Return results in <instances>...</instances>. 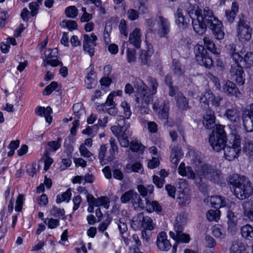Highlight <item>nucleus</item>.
Returning a JSON list of instances; mask_svg holds the SVG:
<instances>
[{
    "instance_id": "obj_13",
    "label": "nucleus",
    "mask_w": 253,
    "mask_h": 253,
    "mask_svg": "<svg viewBox=\"0 0 253 253\" xmlns=\"http://www.w3.org/2000/svg\"><path fill=\"white\" fill-rule=\"evenodd\" d=\"M158 27V34L162 37H166L170 32V23L168 20L162 16H158L156 18Z\"/></svg>"
},
{
    "instance_id": "obj_3",
    "label": "nucleus",
    "mask_w": 253,
    "mask_h": 253,
    "mask_svg": "<svg viewBox=\"0 0 253 253\" xmlns=\"http://www.w3.org/2000/svg\"><path fill=\"white\" fill-rule=\"evenodd\" d=\"M211 10L209 7H206L203 10L200 9L196 5H190L187 10L189 17L192 19V23L194 31L202 35L205 33V24H204L205 18L207 13L206 11Z\"/></svg>"
},
{
    "instance_id": "obj_7",
    "label": "nucleus",
    "mask_w": 253,
    "mask_h": 253,
    "mask_svg": "<svg viewBox=\"0 0 253 253\" xmlns=\"http://www.w3.org/2000/svg\"><path fill=\"white\" fill-rule=\"evenodd\" d=\"M239 40L242 42L249 41L252 37V28L250 23L244 17H240L237 25Z\"/></svg>"
},
{
    "instance_id": "obj_18",
    "label": "nucleus",
    "mask_w": 253,
    "mask_h": 253,
    "mask_svg": "<svg viewBox=\"0 0 253 253\" xmlns=\"http://www.w3.org/2000/svg\"><path fill=\"white\" fill-rule=\"evenodd\" d=\"M202 122L203 126L206 129H211L214 126L216 127L215 116L214 112L211 110L207 111L203 115Z\"/></svg>"
},
{
    "instance_id": "obj_55",
    "label": "nucleus",
    "mask_w": 253,
    "mask_h": 253,
    "mask_svg": "<svg viewBox=\"0 0 253 253\" xmlns=\"http://www.w3.org/2000/svg\"><path fill=\"white\" fill-rule=\"evenodd\" d=\"M62 139L60 137L57 138L56 141H51L48 142L47 146L49 147V150L51 152H55L61 147Z\"/></svg>"
},
{
    "instance_id": "obj_56",
    "label": "nucleus",
    "mask_w": 253,
    "mask_h": 253,
    "mask_svg": "<svg viewBox=\"0 0 253 253\" xmlns=\"http://www.w3.org/2000/svg\"><path fill=\"white\" fill-rule=\"evenodd\" d=\"M65 12L67 17L74 18L78 15V10L75 6H70L66 8Z\"/></svg>"
},
{
    "instance_id": "obj_28",
    "label": "nucleus",
    "mask_w": 253,
    "mask_h": 253,
    "mask_svg": "<svg viewBox=\"0 0 253 253\" xmlns=\"http://www.w3.org/2000/svg\"><path fill=\"white\" fill-rule=\"evenodd\" d=\"M52 109L50 107L45 108L44 107H38L35 110V113L37 115L45 117L46 122L50 124L52 121V118L50 117V114L52 113Z\"/></svg>"
},
{
    "instance_id": "obj_37",
    "label": "nucleus",
    "mask_w": 253,
    "mask_h": 253,
    "mask_svg": "<svg viewBox=\"0 0 253 253\" xmlns=\"http://www.w3.org/2000/svg\"><path fill=\"white\" fill-rule=\"evenodd\" d=\"M225 233L224 228L220 224L215 225L212 228V234L216 238L224 239L225 237Z\"/></svg>"
},
{
    "instance_id": "obj_6",
    "label": "nucleus",
    "mask_w": 253,
    "mask_h": 253,
    "mask_svg": "<svg viewBox=\"0 0 253 253\" xmlns=\"http://www.w3.org/2000/svg\"><path fill=\"white\" fill-rule=\"evenodd\" d=\"M229 142L232 146H228L224 149V156L228 161H232L236 158L241 151V140L239 135L232 134Z\"/></svg>"
},
{
    "instance_id": "obj_36",
    "label": "nucleus",
    "mask_w": 253,
    "mask_h": 253,
    "mask_svg": "<svg viewBox=\"0 0 253 253\" xmlns=\"http://www.w3.org/2000/svg\"><path fill=\"white\" fill-rule=\"evenodd\" d=\"M182 157V154L180 149L178 147L172 148L170 155V161L174 167H176L179 162V160Z\"/></svg>"
},
{
    "instance_id": "obj_60",
    "label": "nucleus",
    "mask_w": 253,
    "mask_h": 253,
    "mask_svg": "<svg viewBox=\"0 0 253 253\" xmlns=\"http://www.w3.org/2000/svg\"><path fill=\"white\" fill-rule=\"evenodd\" d=\"M62 27H67L70 31L77 28V24L76 21L72 20H63L61 23Z\"/></svg>"
},
{
    "instance_id": "obj_27",
    "label": "nucleus",
    "mask_w": 253,
    "mask_h": 253,
    "mask_svg": "<svg viewBox=\"0 0 253 253\" xmlns=\"http://www.w3.org/2000/svg\"><path fill=\"white\" fill-rule=\"evenodd\" d=\"M206 200L210 201L211 207L216 209L223 207L226 206V202L224 198L220 196H213L208 198H207Z\"/></svg>"
},
{
    "instance_id": "obj_39",
    "label": "nucleus",
    "mask_w": 253,
    "mask_h": 253,
    "mask_svg": "<svg viewBox=\"0 0 253 253\" xmlns=\"http://www.w3.org/2000/svg\"><path fill=\"white\" fill-rule=\"evenodd\" d=\"M73 111L75 115L74 119H80L85 115V110L82 103L75 104L73 107Z\"/></svg>"
},
{
    "instance_id": "obj_34",
    "label": "nucleus",
    "mask_w": 253,
    "mask_h": 253,
    "mask_svg": "<svg viewBox=\"0 0 253 253\" xmlns=\"http://www.w3.org/2000/svg\"><path fill=\"white\" fill-rule=\"evenodd\" d=\"M131 204L134 209H144L146 208V203L142 200L139 195L135 191L131 201Z\"/></svg>"
},
{
    "instance_id": "obj_25",
    "label": "nucleus",
    "mask_w": 253,
    "mask_h": 253,
    "mask_svg": "<svg viewBox=\"0 0 253 253\" xmlns=\"http://www.w3.org/2000/svg\"><path fill=\"white\" fill-rule=\"evenodd\" d=\"M227 50L231 58L234 62H241L243 57L240 55L237 49V45L234 43H231L226 46Z\"/></svg>"
},
{
    "instance_id": "obj_16",
    "label": "nucleus",
    "mask_w": 253,
    "mask_h": 253,
    "mask_svg": "<svg viewBox=\"0 0 253 253\" xmlns=\"http://www.w3.org/2000/svg\"><path fill=\"white\" fill-rule=\"evenodd\" d=\"M222 91L228 96H235L239 97L241 94L236 84L230 81H225L222 86Z\"/></svg>"
},
{
    "instance_id": "obj_64",
    "label": "nucleus",
    "mask_w": 253,
    "mask_h": 253,
    "mask_svg": "<svg viewBox=\"0 0 253 253\" xmlns=\"http://www.w3.org/2000/svg\"><path fill=\"white\" fill-rule=\"evenodd\" d=\"M243 151L247 155H251L253 152V144L251 141H247L243 146Z\"/></svg>"
},
{
    "instance_id": "obj_8",
    "label": "nucleus",
    "mask_w": 253,
    "mask_h": 253,
    "mask_svg": "<svg viewBox=\"0 0 253 253\" xmlns=\"http://www.w3.org/2000/svg\"><path fill=\"white\" fill-rule=\"evenodd\" d=\"M194 52L199 64L208 68L212 66L213 60L211 56L203 46L200 44L196 45L194 48Z\"/></svg>"
},
{
    "instance_id": "obj_38",
    "label": "nucleus",
    "mask_w": 253,
    "mask_h": 253,
    "mask_svg": "<svg viewBox=\"0 0 253 253\" xmlns=\"http://www.w3.org/2000/svg\"><path fill=\"white\" fill-rule=\"evenodd\" d=\"M110 148L109 150V160L113 161L118 154V147L116 144L115 139L111 137L109 140Z\"/></svg>"
},
{
    "instance_id": "obj_9",
    "label": "nucleus",
    "mask_w": 253,
    "mask_h": 253,
    "mask_svg": "<svg viewBox=\"0 0 253 253\" xmlns=\"http://www.w3.org/2000/svg\"><path fill=\"white\" fill-rule=\"evenodd\" d=\"M131 226L134 230H139L142 228L152 230L154 228L152 219L148 216H144L142 213H139L133 217Z\"/></svg>"
},
{
    "instance_id": "obj_15",
    "label": "nucleus",
    "mask_w": 253,
    "mask_h": 253,
    "mask_svg": "<svg viewBox=\"0 0 253 253\" xmlns=\"http://www.w3.org/2000/svg\"><path fill=\"white\" fill-rule=\"evenodd\" d=\"M241 112L236 107H232L225 110L223 117L232 124H237L240 122Z\"/></svg>"
},
{
    "instance_id": "obj_23",
    "label": "nucleus",
    "mask_w": 253,
    "mask_h": 253,
    "mask_svg": "<svg viewBox=\"0 0 253 253\" xmlns=\"http://www.w3.org/2000/svg\"><path fill=\"white\" fill-rule=\"evenodd\" d=\"M108 149L107 144H103L100 145L98 150V159L101 165H105L112 161L109 159V153L107 155L106 152Z\"/></svg>"
},
{
    "instance_id": "obj_19",
    "label": "nucleus",
    "mask_w": 253,
    "mask_h": 253,
    "mask_svg": "<svg viewBox=\"0 0 253 253\" xmlns=\"http://www.w3.org/2000/svg\"><path fill=\"white\" fill-rule=\"evenodd\" d=\"M157 246L159 250L162 251H167L171 247L167 236L165 232L159 233L157 236Z\"/></svg>"
},
{
    "instance_id": "obj_57",
    "label": "nucleus",
    "mask_w": 253,
    "mask_h": 253,
    "mask_svg": "<svg viewBox=\"0 0 253 253\" xmlns=\"http://www.w3.org/2000/svg\"><path fill=\"white\" fill-rule=\"evenodd\" d=\"M183 229L175 230V232H177V242H181L183 243H188L190 241V237L189 235L185 234L182 233Z\"/></svg>"
},
{
    "instance_id": "obj_35",
    "label": "nucleus",
    "mask_w": 253,
    "mask_h": 253,
    "mask_svg": "<svg viewBox=\"0 0 253 253\" xmlns=\"http://www.w3.org/2000/svg\"><path fill=\"white\" fill-rule=\"evenodd\" d=\"M238 11V5L237 3L233 2L231 10H228L225 11V16L227 20L232 23L235 18L236 13Z\"/></svg>"
},
{
    "instance_id": "obj_30",
    "label": "nucleus",
    "mask_w": 253,
    "mask_h": 253,
    "mask_svg": "<svg viewBox=\"0 0 253 253\" xmlns=\"http://www.w3.org/2000/svg\"><path fill=\"white\" fill-rule=\"evenodd\" d=\"M230 253H247L246 245L241 241H235L232 244Z\"/></svg>"
},
{
    "instance_id": "obj_54",
    "label": "nucleus",
    "mask_w": 253,
    "mask_h": 253,
    "mask_svg": "<svg viewBox=\"0 0 253 253\" xmlns=\"http://www.w3.org/2000/svg\"><path fill=\"white\" fill-rule=\"evenodd\" d=\"M246 67H250L253 66V52H247L243 57L242 61Z\"/></svg>"
},
{
    "instance_id": "obj_33",
    "label": "nucleus",
    "mask_w": 253,
    "mask_h": 253,
    "mask_svg": "<svg viewBox=\"0 0 253 253\" xmlns=\"http://www.w3.org/2000/svg\"><path fill=\"white\" fill-rule=\"evenodd\" d=\"M243 207L245 215L253 222V201L249 200L245 202Z\"/></svg>"
},
{
    "instance_id": "obj_43",
    "label": "nucleus",
    "mask_w": 253,
    "mask_h": 253,
    "mask_svg": "<svg viewBox=\"0 0 253 253\" xmlns=\"http://www.w3.org/2000/svg\"><path fill=\"white\" fill-rule=\"evenodd\" d=\"M205 46L207 48L213 53H218V50L215 47V44L211 39L209 37H205L203 39Z\"/></svg>"
},
{
    "instance_id": "obj_40",
    "label": "nucleus",
    "mask_w": 253,
    "mask_h": 253,
    "mask_svg": "<svg viewBox=\"0 0 253 253\" xmlns=\"http://www.w3.org/2000/svg\"><path fill=\"white\" fill-rule=\"evenodd\" d=\"M146 209L149 212L156 211L157 212H160L162 211V208L157 201H146Z\"/></svg>"
},
{
    "instance_id": "obj_51",
    "label": "nucleus",
    "mask_w": 253,
    "mask_h": 253,
    "mask_svg": "<svg viewBox=\"0 0 253 253\" xmlns=\"http://www.w3.org/2000/svg\"><path fill=\"white\" fill-rule=\"evenodd\" d=\"M115 223L118 225L121 234H124L127 230V227L124 218H117L114 219Z\"/></svg>"
},
{
    "instance_id": "obj_20",
    "label": "nucleus",
    "mask_w": 253,
    "mask_h": 253,
    "mask_svg": "<svg viewBox=\"0 0 253 253\" xmlns=\"http://www.w3.org/2000/svg\"><path fill=\"white\" fill-rule=\"evenodd\" d=\"M142 35L141 31L138 28H135L129 36L128 42L135 47L138 48L140 47Z\"/></svg>"
},
{
    "instance_id": "obj_58",
    "label": "nucleus",
    "mask_w": 253,
    "mask_h": 253,
    "mask_svg": "<svg viewBox=\"0 0 253 253\" xmlns=\"http://www.w3.org/2000/svg\"><path fill=\"white\" fill-rule=\"evenodd\" d=\"M121 106L123 109L124 114L126 118L127 119H129L132 113L129 104L126 101H123L121 103Z\"/></svg>"
},
{
    "instance_id": "obj_47",
    "label": "nucleus",
    "mask_w": 253,
    "mask_h": 253,
    "mask_svg": "<svg viewBox=\"0 0 253 253\" xmlns=\"http://www.w3.org/2000/svg\"><path fill=\"white\" fill-rule=\"evenodd\" d=\"M135 191L133 190H129L125 192L121 197V202L123 204H126L129 202H131Z\"/></svg>"
},
{
    "instance_id": "obj_24",
    "label": "nucleus",
    "mask_w": 253,
    "mask_h": 253,
    "mask_svg": "<svg viewBox=\"0 0 253 253\" xmlns=\"http://www.w3.org/2000/svg\"><path fill=\"white\" fill-rule=\"evenodd\" d=\"M227 217L228 218V231L229 232L232 233L235 231L237 228L238 218L235 215L234 213L230 211H228Z\"/></svg>"
},
{
    "instance_id": "obj_29",
    "label": "nucleus",
    "mask_w": 253,
    "mask_h": 253,
    "mask_svg": "<svg viewBox=\"0 0 253 253\" xmlns=\"http://www.w3.org/2000/svg\"><path fill=\"white\" fill-rule=\"evenodd\" d=\"M171 67L173 74L177 77L182 76L185 72L184 66L182 65L178 60H173Z\"/></svg>"
},
{
    "instance_id": "obj_22",
    "label": "nucleus",
    "mask_w": 253,
    "mask_h": 253,
    "mask_svg": "<svg viewBox=\"0 0 253 253\" xmlns=\"http://www.w3.org/2000/svg\"><path fill=\"white\" fill-rule=\"evenodd\" d=\"M129 124H126L124 126H114L111 127L112 133L117 137L130 135L128 128Z\"/></svg>"
},
{
    "instance_id": "obj_45",
    "label": "nucleus",
    "mask_w": 253,
    "mask_h": 253,
    "mask_svg": "<svg viewBox=\"0 0 253 253\" xmlns=\"http://www.w3.org/2000/svg\"><path fill=\"white\" fill-rule=\"evenodd\" d=\"M137 190L141 196L145 197L148 194H151L153 192L154 186L153 185H148L147 187L139 185L137 186Z\"/></svg>"
},
{
    "instance_id": "obj_48",
    "label": "nucleus",
    "mask_w": 253,
    "mask_h": 253,
    "mask_svg": "<svg viewBox=\"0 0 253 253\" xmlns=\"http://www.w3.org/2000/svg\"><path fill=\"white\" fill-rule=\"evenodd\" d=\"M71 191L70 189H68L67 191L63 193L61 195H58L56 198V203L59 204L63 201H69L71 197Z\"/></svg>"
},
{
    "instance_id": "obj_61",
    "label": "nucleus",
    "mask_w": 253,
    "mask_h": 253,
    "mask_svg": "<svg viewBox=\"0 0 253 253\" xmlns=\"http://www.w3.org/2000/svg\"><path fill=\"white\" fill-rule=\"evenodd\" d=\"M24 201V197L22 194H19L16 201L15 210L17 211H20L22 210Z\"/></svg>"
},
{
    "instance_id": "obj_32",
    "label": "nucleus",
    "mask_w": 253,
    "mask_h": 253,
    "mask_svg": "<svg viewBox=\"0 0 253 253\" xmlns=\"http://www.w3.org/2000/svg\"><path fill=\"white\" fill-rule=\"evenodd\" d=\"M241 233L244 238L253 240V226L249 224H247L241 227Z\"/></svg>"
},
{
    "instance_id": "obj_53",
    "label": "nucleus",
    "mask_w": 253,
    "mask_h": 253,
    "mask_svg": "<svg viewBox=\"0 0 253 253\" xmlns=\"http://www.w3.org/2000/svg\"><path fill=\"white\" fill-rule=\"evenodd\" d=\"M151 55L152 52L150 50H143L141 51L139 55V60H140L141 64L143 65L147 64Z\"/></svg>"
},
{
    "instance_id": "obj_52",
    "label": "nucleus",
    "mask_w": 253,
    "mask_h": 253,
    "mask_svg": "<svg viewBox=\"0 0 253 253\" xmlns=\"http://www.w3.org/2000/svg\"><path fill=\"white\" fill-rule=\"evenodd\" d=\"M115 96V95H114V93H110L109 95L108 96L107 99L105 103H102L101 105H97L96 106V109L97 110H100L99 108H103L105 107L106 105L108 106H116V104L113 100L114 97Z\"/></svg>"
},
{
    "instance_id": "obj_44",
    "label": "nucleus",
    "mask_w": 253,
    "mask_h": 253,
    "mask_svg": "<svg viewBox=\"0 0 253 253\" xmlns=\"http://www.w3.org/2000/svg\"><path fill=\"white\" fill-rule=\"evenodd\" d=\"M177 202L179 205L186 206L191 202V198L188 194L180 192L177 198Z\"/></svg>"
},
{
    "instance_id": "obj_4",
    "label": "nucleus",
    "mask_w": 253,
    "mask_h": 253,
    "mask_svg": "<svg viewBox=\"0 0 253 253\" xmlns=\"http://www.w3.org/2000/svg\"><path fill=\"white\" fill-rule=\"evenodd\" d=\"M224 128L223 125H217L209 136V141L211 146L217 152L225 149L226 145L227 139Z\"/></svg>"
},
{
    "instance_id": "obj_62",
    "label": "nucleus",
    "mask_w": 253,
    "mask_h": 253,
    "mask_svg": "<svg viewBox=\"0 0 253 253\" xmlns=\"http://www.w3.org/2000/svg\"><path fill=\"white\" fill-rule=\"evenodd\" d=\"M48 65H50L53 67H56L58 65L62 66L63 64L61 61H60L58 59L50 58L45 59L43 61L44 66L45 67Z\"/></svg>"
},
{
    "instance_id": "obj_11",
    "label": "nucleus",
    "mask_w": 253,
    "mask_h": 253,
    "mask_svg": "<svg viewBox=\"0 0 253 253\" xmlns=\"http://www.w3.org/2000/svg\"><path fill=\"white\" fill-rule=\"evenodd\" d=\"M97 40L96 36L92 33L90 36L87 34L84 35L83 50L87 52L90 57L94 53V46H96V41Z\"/></svg>"
},
{
    "instance_id": "obj_17",
    "label": "nucleus",
    "mask_w": 253,
    "mask_h": 253,
    "mask_svg": "<svg viewBox=\"0 0 253 253\" xmlns=\"http://www.w3.org/2000/svg\"><path fill=\"white\" fill-rule=\"evenodd\" d=\"M153 108L155 111H158V110L159 109L160 116L165 121L167 120L169 110V106L168 104H166L162 99H160L154 102Z\"/></svg>"
},
{
    "instance_id": "obj_49",
    "label": "nucleus",
    "mask_w": 253,
    "mask_h": 253,
    "mask_svg": "<svg viewBox=\"0 0 253 253\" xmlns=\"http://www.w3.org/2000/svg\"><path fill=\"white\" fill-rule=\"evenodd\" d=\"M189 155L191 157V160L195 165H198L202 163V154L199 151L191 150L189 152Z\"/></svg>"
},
{
    "instance_id": "obj_31",
    "label": "nucleus",
    "mask_w": 253,
    "mask_h": 253,
    "mask_svg": "<svg viewBox=\"0 0 253 253\" xmlns=\"http://www.w3.org/2000/svg\"><path fill=\"white\" fill-rule=\"evenodd\" d=\"M175 22L177 25L182 28H185L187 27L188 23L185 16L183 15L182 10L178 8L175 13Z\"/></svg>"
},
{
    "instance_id": "obj_26",
    "label": "nucleus",
    "mask_w": 253,
    "mask_h": 253,
    "mask_svg": "<svg viewBox=\"0 0 253 253\" xmlns=\"http://www.w3.org/2000/svg\"><path fill=\"white\" fill-rule=\"evenodd\" d=\"M178 173L183 176H187L188 178L194 179L195 174L190 167H185L183 163H181L178 169Z\"/></svg>"
},
{
    "instance_id": "obj_5",
    "label": "nucleus",
    "mask_w": 253,
    "mask_h": 253,
    "mask_svg": "<svg viewBox=\"0 0 253 253\" xmlns=\"http://www.w3.org/2000/svg\"><path fill=\"white\" fill-rule=\"evenodd\" d=\"M207 13L205 18L204 24H205V32L207 26L211 30L213 35L217 40H221L224 37L225 33L223 30L222 22L215 17L212 10L206 11Z\"/></svg>"
},
{
    "instance_id": "obj_63",
    "label": "nucleus",
    "mask_w": 253,
    "mask_h": 253,
    "mask_svg": "<svg viewBox=\"0 0 253 253\" xmlns=\"http://www.w3.org/2000/svg\"><path fill=\"white\" fill-rule=\"evenodd\" d=\"M44 222L47 224L48 227L50 229H54L59 225V221L58 219L54 218H46Z\"/></svg>"
},
{
    "instance_id": "obj_42",
    "label": "nucleus",
    "mask_w": 253,
    "mask_h": 253,
    "mask_svg": "<svg viewBox=\"0 0 253 253\" xmlns=\"http://www.w3.org/2000/svg\"><path fill=\"white\" fill-rule=\"evenodd\" d=\"M187 222L186 217L183 214L178 215L175 219V223L174 225V231L183 229V226L186 224Z\"/></svg>"
},
{
    "instance_id": "obj_12",
    "label": "nucleus",
    "mask_w": 253,
    "mask_h": 253,
    "mask_svg": "<svg viewBox=\"0 0 253 253\" xmlns=\"http://www.w3.org/2000/svg\"><path fill=\"white\" fill-rule=\"evenodd\" d=\"M198 173L199 174L203 175L204 178L213 182L217 181L219 177V172L211 166L207 164L202 165Z\"/></svg>"
},
{
    "instance_id": "obj_10",
    "label": "nucleus",
    "mask_w": 253,
    "mask_h": 253,
    "mask_svg": "<svg viewBox=\"0 0 253 253\" xmlns=\"http://www.w3.org/2000/svg\"><path fill=\"white\" fill-rule=\"evenodd\" d=\"M229 74L231 79L235 81L238 84H244L245 75L242 67L239 64V62H234L231 65Z\"/></svg>"
},
{
    "instance_id": "obj_50",
    "label": "nucleus",
    "mask_w": 253,
    "mask_h": 253,
    "mask_svg": "<svg viewBox=\"0 0 253 253\" xmlns=\"http://www.w3.org/2000/svg\"><path fill=\"white\" fill-rule=\"evenodd\" d=\"M50 213L55 217L60 218V217H62L63 219L65 220L66 219L64 209L58 208L55 206L52 207L50 211Z\"/></svg>"
},
{
    "instance_id": "obj_21",
    "label": "nucleus",
    "mask_w": 253,
    "mask_h": 253,
    "mask_svg": "<svg viewBox=\"0 0 253 253\" xmlns=\"http://www.w3.org/2000/svg\"><path fill=\"white\" fill-rule=\"evenodd\" d=\"M243 125L248 132L253 131V103L251 105L250 111L243 118Z\"/></svg>"
},
{
    "instance_id": "obj_41",
    "label": "nucleus",
    "mask_w": 253,
    "mask_h": 253,
    "mask_svg": "<svg viewBox=\"0 0 253 253\" xmlns=\"http://www.w3.org/2000/svg\"><path fill=\"white\" fill-rule=\"evenodd\" d=\"M176 101L178 107L181 109L184 110L188 107V100L181 93L177 94Z\"/></svg>"
},
{
    "instance_id": "obj_1",
    "label": "nucleus",
    "mask_w": 253,
    "mask_h": 253,
    "mask_svg": "<svg viewBox=\"0 0 253 253\" xmlns=\"http://www.w3.org/2000/svg\"><path fill=\"white\" fill-rule=\"evenodd\" d=\"M147 82L148 85L141 81L138 82V96L135 99L139 110L142 114L149 113V104L152 100L153 95L156 93L159 86L157 80L152 77H148Z\"/></svg>"
},
{
    "instance_id": "obj_46",
    "label": "nucleus",
    "mask_w": 253,
    "mask_h": 253,
    "mask_svg": "<svg viewBox=\"0 0 253 253\" xmlns=\"http://www.w3.org/2000/svg\"><path fill=\"white\" fill-rule=\"evenodd\" d=\"M220 218V211L216 209L210 210L207 213V218L210 221L217 222Z\"/></svg>"
},
{
    "instance_id": "obj_2",
    "label": "nucleus",
    "mask_w": 253,
    "mask_h": 253,
    "mask_svg": "<svg viewBox=\"0 0 253 253\" xmlns=\"http://www.w3.org/2000/svg\"><path fill=\"white\" fill-rule=\"evenodd\" d=\"M228 182L234 188L235 195L240 200L248 198L253 193L252 183L245 176L233 175L229 178Z\"/></svg>"
},
{
    "instance_id": "obj_59",
    "label": "nucleus",
    "mask_w": 253,
    "mask_h": 253,
    "mask_svg": "<svg viewBox=\"0 0 253 253\" xmlns=\"http://www.w3.org/2000/svg\"><path fill=\"white\" fill-rule=\"evenodd\" d=\"M130 149L133 152H141L144 149V146L140 143L136 141H132L130 144Z\"/></svg>"
},
{
    "instance_id": "obj_14",
    "label": "nucleus",
    "mask_w": 253,
    "mask_h": 253,
    "mask_svg": "<svg viewBox=\"0 0 253 253\" xmlns=\"http://www.w3.org/2000/svg\"><path fill=\"white\" fill-rule=\"evenodd\" d=\"M222 100V97L219 95H214L212 92L210 90L205 92L200 98L201 102L209 104L211 103V105L214 107H219L220 105V102Z\"/></svg>"
}]
</instances>
